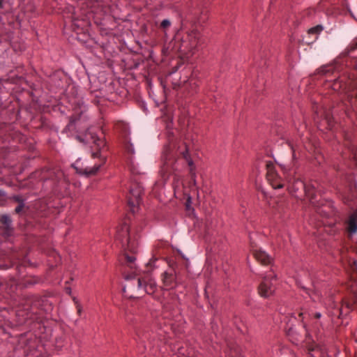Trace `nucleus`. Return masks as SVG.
Listing matches in <instances>:
<instances>
[{"label": "nucleus", "instance_id": "nucleus-1", "mask_svg": "<svg viewBox=\"0 0 357 357\" xmlns=\"http://www.w3.org/2000/svg\"><path fill=\"white\" fill-rule=\"evenodd\" d=\"M76 139L84 144H91V148L95 151L92 152L91 155L93 158H98L99 162L96 163L93 167H86L83 169L82 173L87 176L95 175L100 168L105 163V156L101 155V149L105 146V142L102 140L91 130H88L83 135H77Z\"/></svg>", "mask_w": 357, "mask_h": 357}, {"label": "nucleus", "instance_id": "nucleus-2", "mask_svg": "<svg viewBox=\"0 0 357 357\" xmlns=\"http://www.w3.org/2000/svg\"><path fill=\"white\" fill-rule=\"evenodd\" d=\"M116 240L119 241L122 247L124 248L125 253L123 257L126 264L130 270L136 268L135 261V257L133 254L137 250V243L132 240L130 236V231L127 223L122 224L116 230Z\"/></svg>", "mask_w": 357, "mask_h": 357}, {"label": "nucleus", "instance_id": "nucleus-3", "mask_svg": "<svg viewBox=\"0 0 357 357\" xmlns=\"http://www.w3.org/2000/svg\"><path fill=\"white\" fill-rule=\"evenodd\" d=\"M157 259L152 257L146 265V270L142 273L133 272L125 275V279L132 280L137 277V291L143 293L152 294L156 289V284L150 275L151 270L154 267V264Z\"/></svg>", "mask_w": 357, "mask_h": 357}, {"label": "nucleus", "instance_id": "nucleus-4", "mask_svg": "<svg viewBox=\"0 0 357 357\" xmlns=\"http://www.w3.org/2000/svg\"><path fill=\"white\" fill-rule=\"evenodd\" d=\"M116 129L119 131L123 137V144L124 146L125 151L126 154L128 155L127 158V163L130 168V172L132 174H140V171L137 168L132 158L131 157L132 155L134 154V149L132 144L130 142L129 135V128L128 126L124 122H118L116 124Z\"/></svg>", "mask_w": 357, "mask_h": 357}, {"label": "nucleus", "instance_id": "nucleus-5", "mask_svg": "<svg viewBox=\"0 0 357 357\" xmlns=\"http://www.w3.org/2000/svg\"><path fill=\"white\" fill-rule=\"evenodd\" d=\"M331 87L334 91H338L340 89L348 90V102L352 109V110L357 113V79L351 80L349 83L346 84L341 79H335Z\"/></svg>", "mask_w": 357, "mask_h": 357}, {"label": "nucleus", "instance_id": "nucleus-6", "mask_svg": "<svg viewBox=\"0 0 357 357\" xmlns=\"http://www.w3.org/2000/svg\"><path fill=\"white\" fill-rule=\"evenodd\" d=\"M177 169L176 159L172 148L166 146L162 155V165L160 174L163 181L167 179L169 176Z\"/></svg>", "mask_w": 357, "mask_h": 357}, {"label": "nucleus", "instance_id": "nucleus-7", "mask_svg": "<svg viewBox=\"0 0 357 357\" xmlns=\"http://www.w3.org/2000/svg\"><path fill=\"white\" fill-rule=\"evenodd\" d=\"M304 314L307 315L310 326H307L304 322L303 319L302 321L303 323V327L305 328L307 338L310 339V333H314L317 336V339L319 340L321 336V328H322V322L320 321L321 314L320 312H314L312 310L308 312H302L299 313V317H303Z\"/></svg>", "mask_w": 357, "mask_h": 357}, {"label": "nucleus", "instance_id": "nucleus-8", "mask_svg": "<svg viewBox=\"0 0 357 357\" xmlns=\"http://www.w3.org/2000/svg\"><path fill=\"white\" fill-rule=\"evenodd\" d=\"M276 275L270 272L262 277V280L258 287L260 296L268 298L273 294L275 290Z\"/></svg>", "mask_w": 357, "mask_h": 357}, {"label": "nucleus", "instance_id": "nucleus-9", "mask_svg": "<svg viewBox=\"0 0 357 357\" xmlns=\"http://www.w3.org/2000/svg\"><path fill=\"white\" fill-rule=\"evenodd\" d=\"M143 191L142 185L137 182H132L130 186L129 195H128V204L130 210L134 213L135 208L141 202V195Z\"/></svg>", "mask_w": 357, "mask_h": 357}, {"label": "nucleus", "instance_id": "nucleus-10", "mask_svg": "<svg viewBox=\"0 0 357 357\" xmlns=\"http://www.w3.org/2000/svg\"><path fill=\"white\" fill-rule=\"evenodd\" d=\"M200 42L199 33L197 30H192L187 33V36L183 40L181 44L182 50L192 52L198 46Z\"/></svg>", "mask_w": 357, "mask_h": 357}, {"label": "nucleus", "instance_id": "nucleus-11", "mask_svg": "<svg viewBox=\"0 0 357 357\" xmlns=\"http://www.w3.org/2000/svg\"><path fill=\"white\" fill-rule=\"evenodd\" d=\"M266 178L274 189L282 188L284 186L282 178L275 170V167L271 162L266 163Z\"/></svg>", "mask_w": 357, "mask_h": 357}, {"label": "nucleus", "instance_id": "nucleus-12", "mask_svg": "<svg viewBox=\"0 0 357 357\" xmlns=\"http://www.w3.org/2000/svg\"><path fill=\"white\" fill-rule=\"evenodd\" d=\"M307 341L306 350L310 357H326L324 347L315 343L312 338H307Z\"/></svg>", "mask_w": 357, "mask_h": 357}, {"label": "nucleus", "instance_id": "nucleus-13", "mask_svg": "<svg viewBox=\"0 0 357 357\" xmlns=\"http://www.w3.org/2000/svg\"><path fill=\"white\" fill-rule=\"evenodd\" d=\"M163 284L167 289H173L178 284V278L174 270L166 271L162 275Z\"/></svg>", "mask_w": 357, "mask_h": 357}, {"label": "nucleus", "instance_id": "nucleus-14", "mask_svg": "<svg viewBox=\"0 0 357 357\" xmlns=\"http://www.w3.org/2000/svg\"><path fill=\"white\" fill-rule=\"evenodd\" d=\"M252 252L256 260L261 264L266 266L271 263V257L261 248L252 245Z\"/></svg>", "mask_w": 357, "mask_h": 357}, {"label": "nucleus", "instance_id": "nucleus-15", "mask_svg": "<svg viewBox=\"0 0 357 357\" xmlns=\"http://www.w3.org/2000/svg\"><path fill=\"white\" fill-rule=\"evenodd\" d=\"M357 306V294L353 293L349 299L345 298L342 301V307L340 309V315L347 314L350 310Z\"/></svg>", "mask_w": 357, "mask_h": 357}, {"label": "nucleus", "instance_id": "nucleus-16", "mask_svg": "<svg viewBox=\"0 0 357 357\" xmlns=\"http://www.w3.org/2000/svg\"><path fill=\"white\" fill-rule=\"evenodd\" d=\"M0 222L1 224V233L5 236H9L13 232L11 227V218L8 215H3L0 218Z\"/></svg>", "mask_w": 357, "mask_h": 357}, {"label": "nucleus", "instance_id": "nucleus-17", "mask_svg": "<svg viewBox=\"0 0 357 357\" xmlns=\"http://www.w3.org/2000/svg\"><path fill=\"white\" fill-rule=\"evenodd\" d=\"M324 27L321 25H317L311 29H310L307 32V36L310 38L312 36L310 40H307L305 43L307 45L314 43L318 38L319 35L323 31Z\"/></svg>", "mask_w": 357, "mask_h": 357}, {"label": "nucleus", "instance_id": "nucleus-18", "mask_svg": "<svg viewBox=\"0 0 357 357\" xmlns=\"http://www.w3.org/2000/svg\"><path fill=\"white\" fill-rule=\"evenodd\" d=\"M179 153L188 162V164L190 168V174H191L192 180L194 184H195V173L193 172L194 165H193L192 160L190 159V158L189 156L188 148L187 147V146L184 145L183 150H181Z\"/></svg>", "mask_w": 357, "mask_h": 357}, {"label": "nucleus", "instance_id": "nucleus-19", "mask_svg": "<svg viewBox=\"0 0 357 357\" xmlns=\"http://www.w3.org/2000/svg\"><path fill=\"white\" fill-rule=\"evenodd\" d=\"M347 229L350 234L357 233V211L349 216Z\"/></svg>", "mask_w": 357, "mask_h": 357}, {"label": "nucleus", "instance_id": "nucleus-20", "mask_svg": "<svg viewBox=\"0 0 357 357\" xmlns=\"http://www.w3.org/2000/svg\"><path fill=\"white\" fill-rule=\"evenodd\" d=\"M304 188L306 195L310 199L315 198V186L313 184H305L303 181H298Z\"/></svg>", "mask_w": 357, "mask_h": 357}, {"label": "nucleus", "instance_id": "nucleus-21", "mask_svg": "<svg viewBox=\"0 0 357 357\" xmlns=\"http://www.w3.org/2000/svg\"><path fill=\"white\" fill-rule=\"evenodd\" d=\"M321 115L324 116V120L326 122L328 125V128L329 129H333L334 126V121H333V114L326 109H324L323 111V114Z\"/></svg>", "mask_w": 357, "mask_h": 357}, {"label": "nucleus", "instance_id": "nucleus-22", "mask_svg": "<svg viewBox=\"0 0 357 357\" xmlns=\"http://www.w3.org/2000/svg\"><path fill=\"white\" fill-rule=\"evenodd\" d=\"M79 117L76 116H73L71 117L69 124L66 126V130H73L74 128V125L79 120Z\"/></svg>", "mask_w": 357, "mask_h": 357}, {"label": "nucleus", "instance_id": "nucleus-23", "mask_svg": "<svg viewBox=\"0 0 357 357\" xmlns=\"http://www.w3.org/2000/svg\"><path fill=\"white\" fill-rule=\"evenodd\" d=\"M310 297L313 302L321 301L320 295L317 291H312V294H310Z\"/></svg>", "mask_w": 357, "mask_h": 357}, {"label": "nucleus", "instance_id": "nucleus-24", "mask_svg": "<svg viewBox=\"0 0 357 357\" xmlns=\"http://www.w3.org/2000/svg\"><path fill=\"white\" fill-rule=\"evenodd\" d=\"M171 25V22L169 20H164L162 21L161 24H160V28L162 29H167L168 27H169Z\"/></svg>", "mask_w": 357, "mask_h": 357}, {"label": "nucleus", "instance_id": "nucleus-25", "mask_svg": "<svg viewBox=\"0 0 357 357\" xmlns=\"http://www.w3.org/2000/svg\"><path fill=\"white\" fill-rule=\"evenodd\" d=\"M333 70V66H325L321 69V72L323 74L326 75Z\"/></svg>", "mask_w": 357, "mask_h": 357}, {"label": "nucleus", "instance_id": "nucleus-26", "mask_svg": "<svg viewBox=\"0 0 357 357\" xmlns=\"http://www.w3.org/2000/svg\"><path fill=\"white\" fill-rule=\"evenodd\" d=\"M73 301H74L75 304L76 305V308H77V314H80L81 312H82V307H81V305H79V303H78L77 299L75 297L73 298Z\"/></svg>", "mask_w": 357, "mask_h": 357}, {"label": "nucleus", "instance_id": "nucleus-27", "mask_svg": "<svg viewBox=\"0 0 357 357\" xmlns=\"http://www.w3.org/2000/svg\"><path fill=\"white\" fill-rule=\"evenodd\" d=\"M24 208V203L19 204L18 206L15 208V212L16 213L19 214V213H20L22 211Z\"/></svg>", "mask_w": 357, "mask_h": 357}, {"label": "nucleus", "instance_id": "nucleus-28", "mask_svg": "<svg viewBox=\"0 0 357 357\" xmlns=\"http://www.w3.org/2000/svg\"><path fill=\"white\" fill-rule=\"evenodd\" d=\"M13 200L19 204L24 203V199L19 195H15L13 197Z\"/></svg>", "mask_w": 357, "mask_h": 357}, {"label": "nucleus", "instance_id": "nucleus-29", "mask_svg": "<svg viewBox=\"0 0 357 357\" xmlns=\"http://www.w3.org/2000/svg\"><path fill=\"white\" fill-rule=\"evenodd\" d=\"M283 171L285 174H288L289 175H291L293 173H294V171L292 172V170L291 169H287L285 167H282Z\"/></svg>", "mask_w": 357, "mask_h": 357}, {"label": "nucleus", "instance_id": "nucleus-30", "mask_svg": "<svg viewBox=\"0 0 357 357\" xmlns=\"http://www.w3.org/2000/svg\"><path fill=\"white\" fill-rule=\"evenodd\" d=\"M278 204V208H275V213H282L283 211V208H282V204Z\"/></svg>", "mask_w": 357, "mask_h": 357}, {"label": "nucleus", "instance_id": "nucleus-31", "mask_svg": "<svg viewBox=\"0 0 357 357\" xmlns=\"http://www.w3.org/2000/svg\"><path fill=\"white\" fill-rule=\"evenodd\" d=\"M351 270L355 273L356 272L357 273V267H356V264L355 262H354L351 265Z\"/></svg>", "mask_w": 357, "mask_h": 357}, {"label": "nucleus", "instance_id": "nucleus-32", "mask_svg": "<svg viewBox=\"0 0 357 357\" xmlns=\"http://www.w3.org/2000/svg\"><path fill=\"white\" fill-rule=\"evenodd\" d=\"M62 173L61 172H58V174L56 175V177H55V180H59L60 178V176H62Z\"/></svg>", "mask_w": 357, "mask_h": 357}, {"label": "nucleus", "instance_id": "nucleus-33", "mask_svg": "<svg viewBox=\"0 0 357 357\" xmlns=\"http://www.w3.org/2000/svg\"><path fill=\"white\" fill-rule=\"evenodd\" d=\"M312 36H310V38H309V37H307V34H306V35L304 36V38H303V40H304V42L305 43V41H306L307 40H310V39L312 38Z\"/></svg>", "mask_w": 357, "mask_h": 357}, {"label": "nucleus", "instance_id": "nucleus-34", "mask_svg": "<svg viewBox=\"0 0 357 357\" xmlns=\"http://www.w3.org/2000/svg\"><path fill=\"white\" fill-rule=\"evenodd\" d=\"M3 8V0H0V9Z\"/></svg>", "mask_w": 357, "mask_h": 357}, {"label": "nucleus", "instance_id": "nucleus-35", "mask_svg": "<svg viewBox=\"0 0 357 357\" xmlns=\"http://www.w3.org/2000/svg\"><path fill=\"white\" fill-rule=\"evenodd\" d=\"M158 185H162V183L156 182L155 184V188H156Z\"/></svg>", "mask_w": 357, "mask_h": 357}, {"label": "nucleus", "instance_id": "nucleus-36", "mask_svg": "<svg viewBox=\"0 0 357 357\" xmlns=\"http://www.w3.org/2000/svg\"><path fill=\"white\" fill-rule=\"evenodd\" d=\"M291 146V149H293L292 146L291 145H289ZM292 152H293V155H292V157L293 158H294V151L292 150Z\"/></svg>", "mask_w": 357, "mask_h": 357}, {"label": "nucleus", "instance_id": "nucleus-37", "mask_svg": "<svg viewBox=\"0 0 357 357\" xmlns=\"http://www.w3.org/2000/svg\"><path fill=\"white\" fill-rule=\"evenodd\" d=\"M84 110V108L83 109H81L80 114L83 113Z\"/></svg>", "mask_w": 357, "mask_h": 357}, {"label": "nucleus", "instance_id": "nucleus-38", "mask_svg": "<svg viewBox=\"0 0 357 357\" xmlns=\"http://www.w3.org/2000/svg\"><path fill=\"white\" fill-rule=\"evenodd\" d=\"M67 291L70 294V289H68Z\"/></svg>", "mask_w": 357, "mask_h": 357}, {"label": "nucleus", "instance_id": "nucleus-39", "mask_svg": "<svg viewBox=\"0 0 357 357\" xmlns=\"http://www.w3.org/2000/svg\"><path fill=\"white\" fill-rule=\"evenodd\" d=\"M355 43H356V45L357 46V38H356V40Z\"/></svg>", "mask_w": 357, "mask_h": 357}]
</instances>
